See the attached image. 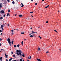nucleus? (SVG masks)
<instances>
[{"label": "nucleus", "mask_w": 61, "mask_h": 61, "mask_svg": "<svg viewBox=\"0 0 61 61\" xmlns=\"http://www.w3.org/2000/svg\"><path fill=\"white\" fill-rule=\"evenodd\" d=\"M10 39L9 38H8L7 39V41H8L9 45H10V46H11L12 45H11V41H10Z\"/></svg>", "instance_id": "f257e3e1"}, {"label": "nucleus", "mask_w": 61, "mask_h": 61, "mask_svg": "<svg viewBox=\"0 0 61 61\" xmlns=\"http://www.w3.org/2000/svg\"><path fill=\"white\" fill-rule=\"evenodd\" d=\"M16 54L18 56H22V52H19V53L16 52Z\"/></svg>", "instance_id": "f03ea898"}, {"label": "nucleus", "mask_w": 61, "mask_h": 61, "mask_svg": "<svg viewBox=\"0 0 61 61\" xmlns=\"http://www.w3.org/2000/svg\"><path fill=\"white\" fill-rule=\"evenodd\" d=\"M16 53H19V52L22 53V51L20 50H16Z\"/></svg>", "instance_id": "7ed1b4c3"}, {"label": "nucleus", "mask_w": 61, "mask_h": 61, "mask_svg": "<svg viewBox=\"0 0 61 61\" xmlns=\"http://www.w3.org/2000/svg\"><path fill=\"white\" fill-rule=\"evenodd\" d=\"M0 13H1H1H4V10H1V11L0 12Z\"/></svg>", "instance_id": "20e7f679"}, {"label": "nucleus", "mask_w": 61, "mask_h": 61, "mask_svg": "<svg viewBox=\"0 0 61 61\" xmlns=\"http://www.w3.org/2000/svg\"><path fill=\"white\" fill-rule=\"evenodd\" d=\"M37 59V60L38 61H41V60L40 59Z\"/></svg>", "instance_id": "39448f33"}, {"label": "nucleus", "mask_w": 61, "mask_h": 61, "mask_svg": "<svg viewBox=\"0 0 61 61\" xmlns=\"http://www.w3.org/2000/svg\"><path fill=\"white\" fill-rule=\"evenodd\" d=\"M31 56H30V58H29V57H28V59H31Z\"/></svg>", "instance_id": "423d86ee"}, {"label": "nucleus", "mask_w": 61, "mask_h": 61, "mask_svg": "<svg viewBox=\"0 0 61 61\" xmlns=\"http://www.w3.org/2000/svg\"><path fill=\"white\" fill-rule=\"evenodd\" d=\"M9 15H10V14H9V13H7V16H8Z\"/></svg>", "instance_id": "0eeeda50"}, {"label": "nucleus", "mask_w": 61, "mask_h": 61, "mask_svg": "<svg viewBox=\"0 0 61 61\" xmlns=\"http://www.w3.org/2000/svg\"><path fill=\"white\" fill-rule=\"evenodd\" d=\"M4 27V25H1V28H3Z\"/></svg>", "instance_id": "6e6552de"}, {"label": "nucleus", "mask_w": 61, "mask_h": 61, "mask_svg": "<svg viewBox=\"0 0 61 61\" xmlns=\"http://www.w3.org/2000/svg\"><path fill=\"white\" fill-rule=\"evenodd\" d=\"M49 6V5H48V6L45 7V8H47V7H48Z\"/></svg>", "instance_id": "1a4fd4ad"}, {"label": "nucleus", "mask_w": 61, "mask_h": 61, "mask_svg": "<svg viewBox=\"0 0 61 61\" xmlns=\"http://www.w3.org/2000/svg\"><path fill=\"white\" fill-rule=\"evenodd\" d=\"M0 50H3V51H5V50H4V49H2L1 48V49H0Z\"/></svg>", "instance_id": "9d476101"}, {"label": "nucleus", "mask_w": 61, "mask_h": 61, "mask_svg": "<svg viewBox=\"0 0 61 61\" xmlns=\"http://www.w3.org/2000/svg\"><path fill=\"white\" fill-rule=\"evenodd\" d=\"M14 41H11V43H12V45H13V42H14Z\"/></svg>", "instance_id": "9b49d317"}, {"label": "nucleus", "mask_w": 61, "mask_h": 61, "mask_svg": "<svg viewBox=\"0 0 61 61\" xmlns=\"http://www.w3.org/2000/svg\"><path fill=\"white\" fill-rule=\"evenodd\" d=\"M19 17H22V15H20L19 16Z\"/></svg>", "instance_id": "f8f14e48"}, {"label": "nucleus", "mask_w": 61, "mask_h": 61, "mask_svg": "<svg viewBox=\"0 0 61 61\" xmlns=\"http://www.w3.org/2000/svg\"><path fill=\"white\" fill-rule=\"evenodd\" d=\"M12 3L13 4H15V2L13 1L12 2Z\"/></svg>", "instance_id": "ddd939ff"}, {"label": "nucleus", "mask_w": 61, "mask_h": 61, "mask_svg": "<svg viewBox=\"0 0 61 61\" xmlns=\"http://www.w3.org/2000/svg\"><path fill=\"white\" fill-rule=\"evenodd\" d=\"M22 56H23V57H25V55H24L23 54H22Z\"/></svg>", "instance_id": "4468645a"}, {"label": "nucleus", "mask_w": 61, "mask_h": 61, "mask_svg": "<svg viewBox=\"0 0 61 61\" xmlns=\"http://www.w3.org/2000/svg\"><path fill=\"white\" fill-rule=\"evenodd\" d=\"M7 56H8V55H6L5 56V58H7Z\"/></svg>", "instance_id": "2eb2a0df"}, {"label": "nucleus", "mask_w": 61, "mask_h": 61, "mask_svg": "<svg viewBox=\"0 0 61 61\" xmlns=\"http://www.w3.org/2000/svg\"><path fill=\"white\" fill-rule=\"evenodd\" d=\"M30 37H33V36L32 35H31L30 36Z\"/></svg>", "instance_id": "dca6fc26"}, {"label": "nucleus", "mask_w": 61, "mask_h": 61, "mask_svg": "<svg viewBox=\"0 0 61 61\" xmlns=\"http://www.w3.org/2000/svg\"><path fill=\"white\" fill-rule=\"evenodd\" d=\"M53 30L55 31V32H56V33H57V31L56 30Z\"/></svg>", "instance_id": "f3484780"}, {"label": "nucleus", "mask_w": 61, "mask_h": 61, "mask_svg": "<svg viewBox=\"0 0 61 61\" xmlns=\"http://www.w3.org/2000/svg\"><path fill=\"white\" fill-rule=\"evenodd\" d=\"M12 58H10L9 60V61H11V60H12Z\"/></svg>", "instance_id": "a211bd4d"}, {"label": "nucleus", "mask_w": 61, "mask_h": 61, "mask_svg": "<svg viewBox=\"0 0 61 61\" xmlns=\"http://www.w3.org/2000/svg\"><path fill=\"white\" fill-rule=\"evenodd\" d=\"M19 46H20V45H19V44H18L17 45V46L18 47H19Z\"/></svg>", "instance_id": "6ab92c4d"}, {"label": "nucleus", "mask_w": 61, "mask_h": 61, "mask_svg": "<svg viewBox=\"0 0 61 61\" xmlns=\"http://www.w3.org/2000/svg\"><path fill=\"white\" fill-rule=\"evenodd\" d=\"M3 18L2 17H1L0 18V19H3Z\"/></svg>", "instance_id": "aec40b11"}, {"label": "nucleus", "mask_w": 61, "mask_h": 61, "mask_svg": "<svg viewBox=\"0 0 61 61\" xmlns=\"http://www.w3.org/2000/svg\"><path fill=\"white\" fill-rule=\"evenodd\" d=\"M13 57H14V58H15V55H13Z\"/></svg>", "instance_id": "412c9836"}, {"label": "nucleus", "mask_w": 61, "mask_h": 61, "mask_svg": "<svg viewBox=\"0 0 61 61\" xmlns=\"http://www.w3.org/2000/svg\"><path fill=\"white\" fill-rule=\"evenodd\" d=\"M23 43H24V42H23V41H22L21 42V44L22 45H23Z\"/></svg>", "instance_id": "4be33fe9"}, {"label": "nucleus", "mask_w": 61, "mask_h": 61, "mask_svg": "<svg viewBox=\"0 0 61 61\" xmlns=\"http://www.w3.org/2000/svg\"><path fill=\"white\" fill-rule=\"evenodd\" d=\"M40 48H39V47L38 49V51H40Z\"/></svg>", "instance_id": "5701e85b"}, {"label": "nucleus", "mask_w": 61, "mask_h": 61, "mask_svg": "<svg viewBox=\"0 0 61 61\" xmlns=\"http://www.w3.org/2000/svg\"><path fill=\"white\" fill-rule=\"evenodd\" d=\"M23 61V60H22V59H20V61Z\"/></svg>", "instance_id": "b1692460"}, {"label": "nucleus", "mask_w": 61, "mask_h": 61, "mask_svg": "<svg viewBox=\"0 0 61 61\" xmlns=\"http://www.w3.org/2000/svg\"><path fill=\"white\" fill-rule=\"evenodd\" d=\"M14 46L15 47H16V45H14Z\"/></svg>", "instance_id": "393cba45"}, {"label": "nucleus", "mask_w": 61, "mask_h": 61, "mask_svg": "<svg viewBox=\"0 0 61 61\" xmlns=\"http://www.w3.org/2000/svg\"><path fill=\"white\" fill-rule=\"evenodd\" d=\"M46 53H47V54H48L49 53V52L48 51H47L46 52Z\"/></svg>", "instance_id": "a878e982"}, {"label": "nucleus", "mask_w": 61, "mask_h": 61, "mask_svg": "<svg viewBox=\"0 0 61 61\" xmlns=\"http://www.w3.org/2000/svg\"><path fill=\"white\" fill-rule=\"evenodd\" d=\"M21 34H24V32H21Z\"/></svg>", "instance_id": "bb28decb"}, {"label": "nucleus", "mask_w": 61, "mask_h": 61, "mask_svg": "<svg viewBox=\"0 0 61 61\" xmlns=\"http://www.w3.org/2000/svg\"><path fill=\"white\" fill-rule=\"evenodd\" d=\"M39 37H40V39H41V38H42L41 37H40V36H39Z\"/></svg>", "instance_id": "cd10ccee"}, {"label": "nucleus", "mask_w": 61, "mask_h": 61, "mask_svg": "<svg viewBox=\"0 0 61 61\" xmlns=\"http://www.w3.org/2000/svg\"><path fill=\"white\" fill-rule=\"evenodd\" d=\"M3 59V57H1L0 58V59Z\"/></svg>", "instance_id": "c85d7f7f"}, {"label": "nucleus", "mask_w": 61, "mask_h": 61, "mask_svg": "<svg viewBox=\"0 0 61 61\" xmlns=\"http://www.w3.org/2000/svg\"><path fill=\"white\" fill-rule=\"evenodd\" d=\"M2 3H0V5H2Z\"/></svg>", "instance_id": "c756f323"}, {"label": "nucleus", "mask_w": 61, "mask_h": 61, "mask_svg": "<svg viewBox=\"0 0 61 61\" xmlns=\"http://www.w3.org/2000/svg\"><path fill=\"white\" fill-rule=\"evenodd\" d=\"M35 5H37V3H36L35 4Z\"/></svg>", "instance_id": "7c9ffc66"}, {"label": "nucleus", "mask_w": 61, "mask_h": 61, "mask_svg": "<svg viewBox=\"0 0 61 61\" xmlns=\"http://www.w3.org/2000/svg\"><path fill=\"white\" fill-rule=\"evenodd\" d=\"M14 34V32H12V35H13Z\"/></svg>", "instance_id": "2f4dec72"}, {"label": "nucleus", "mask_w": 61, "mask_h": 61, "mask_svg": "<svg viewBox=\"0 0 61 61\" xmlns=\"http://www.w3.org/2000/svg\"><path fill=\"white\" fill-rule=\"evenodd\" d=\"M11 53L12 54H14V53H13V52L12 51L11 52Z\"/></svg>", "instance_id": "473e14b6"}, {"label": "nucleus", "mask_w": 61, "mask_h": 61, "mask_svg": "<svg viewBox=\"0 0 61 61\" xmlns=\"http://www.w3.org/2000/svg\"><path fill=\"white\" fill-rule=\"evenodd\" d=\"M2 31H3V30H4V29L3 28L2 29Z\"/></svg>", "instance_id": "72a5a7b5"}, {"label": "nucleus", "mask_w": 61, "mask_h": 61, "mask_svg": "<svg viewBox=\"0 0 61 61\" xmlns=\"http://www.w3.org/2000/svg\"><path fill=\"white\" fill-rule=\"evenodd\" d=\"M7 1L8 2H10V0H7Z\"/></svg>", "instance_id": "f704fd0d"}, {"label": "nucleus", "mask_w": 61, "mask_h": 61, "mask_svg": "<svg viewBox=\"0 0 61 61\" xmlns=\"http://www.w3.org/2000/svg\"><path fill=\"white\" fill-rule=\"evenodd\" d=\"M24 6V5H22L21 6V7H23Z\"/></svg>", "instance_id": "c9c22d12"}, {"label": "nucleus", "mask_w": 61, "mask_h": 61, "mask_svg": "<svg viewBox=\"0 0 61 61\" xmlns=\"http://www.w3.org/2000/svg\"><path fill=\"white\" fill-rule=\"evenodd\" d=\"M5 15H3V17H5Z\"/></svg>", "instance_id": "e433bc0d"}, {"label": "nucleus", "mask_w": 61, "mask_h": 61, "mask_svg": "<svg viewBox=\"0 0 61 61\" xmlns=\"http://www.w3.org/2000/svg\"><path fill=\"white\" fill-rule=\"evenodd\" d=\"M1 45H2V44L1 43H0V46H1Z\"/></svg>", "instance_id": "4c0bfd02"}, {"label": "nucleus", "mask_w": 61, "mask_h": 61, "mask_svg": "<svg viewBox=\"0 0 61 61\" xmlns=\"http://www.w3.org/2000/svg\"><path fill=\"white\" fill-rule=\"evenodd\" d=\"M11 32H13V31H14V30H12L11 31Z\"/></svg>", "instance_id": "58836bf2"}, {"label": "nucleus", "mask_w": 61, "mask_h": 61, "mask_svg": "<svg viewBox=\"0 0 61 61\" xmlns=\"http://www.w3.org/2000/svg\"><path fill=\"white\" fill-rule=\"evenodd\" d=\"M0 41H2V38H1L0 39Z\"/></svg>", "instance_id": "ea45409f"}, {"label": "nucleus", "mask_w": 61, "mask_h": 61, "mask_svg": "<svg viewBox=\"0 0 61 61\" xmlns=\"http://www.w3.org/2000/svg\"><path fill=\"white\" fill-rule=\"evenodd\" d=\"M8 12H9V13L10 12V10H8Z\"/></svg>", "instance_id": "a19ab883"}, {"label": "nucleus", "mask_w": 61, "mask_h": 61, "mask_svg": "<svg viewBox=\"0 0 61 61\" xmlns=\"http://www.w3.org/2000/svg\"><path fill=\"white\" fill-rule=\"evenodd\" d=\"M21 5H23V3H21Z\"/></svg>", "instance_id": "79ce46f5"}, {"label": "nucleus", "mask_w": 61, "mask_h": 61, "mask_svg": "<svg viewBox=\"0 0 61 61\" xmlns=\"http://www.w3.org/2000/svg\"><path fill=\"white\" fill-rule=\"evenodd\" d=\"M48 23V21H46V23H47V24Z\"/></svg>", "instance_id": "37998d69"}, {"label": "nucleus", "mask_w": 61, "mask_h": 61, "mask_svg": "<svg viewBox=\"0 0 61 61\" xmlns=\"http://www.w3.org/2000/svg\"><path fill=\"white\" fill-rule=\"evenodd\" d=\"M33 13V12H30V13L31 14H32V13Z\"/></svg>", "instance_id": "c03bdc74"}, {"label": "nucleus", "mask_w": 61, "mask_h": 61, "mask_svg": "<svg viewBox=\"0 0 61 61\" xmlns=\"http://www.w3.org/2000/svg\"><path fill=\"white\" fill-rule=\"evenodd\" d=\"M16 1L17 2H18V1H19V0H16Z\"/></svg>", "instance_id": "a18cd8bd"}, {"label": "nucleus", "mask_w": 61, "mask_h": 61, "mask_svg": "<svg viewBox=\"0 0 61 61\" xmlns=\"http://www.w3.org/2000/svg\"><path fill=\"white\" fill-rule=\"evenodd\" d=\"M2 7V5H0V8H1Z\"/></svg>", "instance_id": "49530a36"}, {"label": "nucleus", "mask_w": 61, "mask_h": 61, "mask_svg": "<svg viewBox=\"0 0 61 61\" xmlns=\"http://www.w3.org/2000/svg\"><path fill=\"white\" fill-rule=\"evenodd\" d=\"M0 32H2V30H0Z\"/></svg>", "instance_id": "de8ad7c7"}, {"label": "nucleus", "mask_w": 61, "mask_h": 61, "mask_svg": "<svg viewBox=\"0 0 61 61\" xmlns=\"http://www.w3.org/2000/svg\"><path fill=\"white\" fill-rule=\"evenodd\" d=\"M6 61H8V60L7 59H6Z\"/></svg>", "instance_id": "09e8293b"}, {"label": "nucleus", "mask_w": 61, "mask_h": 61, "mask_svg": "<svg viewBox=\"0 0 61 61\" xmlns=\"http://www.w3.org/2000/svg\"><path fill=\"white\" fill-rule=\"evenodd\" d=\"M13 61H16V60H14Z\"/></svg>", "instance_id": "8fccbe9b"}, {"label": "nucleus", "mask_w": 61, "mask_h": 61, "mask_svg": "<svg viewBox=\"0 0 61 61\" xmlns=\"http://www.w3.org/2000/svg\"><path fill=\"white\" fill-rule=\"evenodd\" d=\"M32 33H34V32L33 31H32Z\"/></svg>", "instance_id": "3c124183"}, {"label": "nucleus", "mask_w": 61, "mask_h": 61, "mask_svg": "<svg viewBox=\"0 0 61 61\" xmlns=\"http://www.w3.org/2000/svg\"><path fill=\"white\" fill-rule=\"evenodd\" d=\"M31 17H33V16L32 15H31Z\"/></svg>", "instance_id": "603ef678"}, {"label": "nucleus", "mask_w": 61, "mask_h": 61, "mask_svg": "<svg viewBox=\"0 0 61 61\" xmlns=\"http://www.w3.org/2000/svg\"><path fill=\"white\" fill-rule=\"evenodd\" d=\"M16 15L15 14V16H16Z\"/></svg>", "instance_id": "864d4df0"}, {"label": "nucleus", "mask_w": 61, "mask_h": 61, "mask_svg": "<svg viewBox=\"0 0 61 61\" xmlns=\"http://www.w3.org/2000/svg\"><path fill=\"white\" fill-rule=\"evenodd\" d=\"M33 0H31V2H33Z\"/></svg>", "instance_id": "5fc2aeb1"}, {"label": "nucleus", "mask_w": 61, "mask_h": 61, "mask_svg": "<svg viewBox=\"0 0 61 61\" xmlns=\"http://www.w3.org/2000/svg\"><path fill=\"white\" fill-rule=\"evenodd\" d=\"M31 35V33H30V34H29V36H30V35Z\"/></svg>", "instance_id": "6e6d98bb"}, {"label": "nucleus", "mask_w": 61, "mask_h": 61, "mask_svg": "<svg viewBox=\"0 0 61 61\" xmlns=\"http://www.w3.org/2000/svg\"><path fill=\"white\" fill-rule=\"evenodd\" d=\"M24 40H26V39H24Z\"/></svg>", "instance_id": "4d7b16f0"}, {"label": "nucleus", "mask_w": 61, "mask_h": 61, "mask_svg": "<svg viewBox=\"0 0 61 61\" xmlns=\"http://www.w3.org/2000/svg\"><path fill=\"white\" fill-rule=\"evenodd\" d=\"M30 29H32V27L30 28Z\"/></svg>", "instance_id": "13d9d810"}, {"label": "nucleus", "mask_w": 61, "mask_h": 61, "mask_svg": "<svg viewBox=\"0 0 61 61\" xmlns=\"http://www.w3.org/2000/svg\"><path fill=\"white\" fill-rule=\"evenodd\" d=\"M0 61H2V59H0Z\"/></svg>", "instance_id": "bf43d9fd"}, {"label": "nucleus", "mask_w": 61, "mask_h": 61, "mask_svg": "<svg viewBox=\"0 0 61 61\" xmlns=\"http://www.w3.org/2000/svg\"><path fill=\"white\" fill-rule=\"evenodd\" d=\"M7 56L6 54V53L5 54V56Z\"/></svg>", "instance_id": "052dcab7"}, {"label": "nucleus", "mask_w": 61, "mask_h": 61, "mask_svg": "<svg viewBox=\"0 0 61 61\" xmlns=\"http://www.w3.org/2000/svg\"><path fill=\"white\" fill-rule=\"evenodd\" d=\"M0 35H2V33H1Z\"/></svg>", "instance_id": "680f3d73"}, {"label": "nucleus", "mask_w": 61, "mask_h": 61, "mask_svg": "<svg viewBox=\"0 0 61 61\" xmlns=\"http://www.w3.org/2000/svg\"><path fill=\"white\" fill-rule=\"evenodd\" d=\"M40 27H38V28H39Z\"/></svg>", "instance_id": "e2e57ef3"}, {"label": "nucleus", "mask_w": 61, "mask_h": 61, "mask_svg": "<svg viewBox=\"0 0 61 61\" xmlns=\"http://www.w3.org/2000/svg\"><path fill=\"white\" fill-rule=\"evenodd\" d=\"M8 25L9 26V24H8Z\"/></svg>", "instance_id": "0e129e2a"}, {"label": "nucleus", "mask_w": 61, "mask_h": 61, "mask_svg": "<svg viewBox=\"0 0 61 61\" xmlns=\"http://www.w3.org/2000/svg\"><path fill=\"white\" fill-rule=\"evenodd\" d=\"M31 34H32V35H33V33H31Z\"/></svg>", "instance_id": "69168bd1"}, {"label": "nucleus", "mask_w": 61, "mask_h": 61, "mask_svg": "<svg viewBox=\"0 0 61 61\" xmlns=\"http://www.w3.org/2000/svg\"><path fill=\"white\" fill-rule=\"evenodd\" d=\"M42 1H44V0H42Z\"/></svg>", "instance_id": "338daca9"}, {"label": "nucleus", "mask_w": 61, "mask_h": 61, "mask_svg": "<svg viewBox=\"0 0 61 61\" xmlns=\"http://www.w3.org/2000/svg\"><path fill=\"white\" fill-rule=\"evenodd\" d=\"M23 61H24V60H23Z\"/></svg>", "instance_id": "774afa93"}]
</instances>
